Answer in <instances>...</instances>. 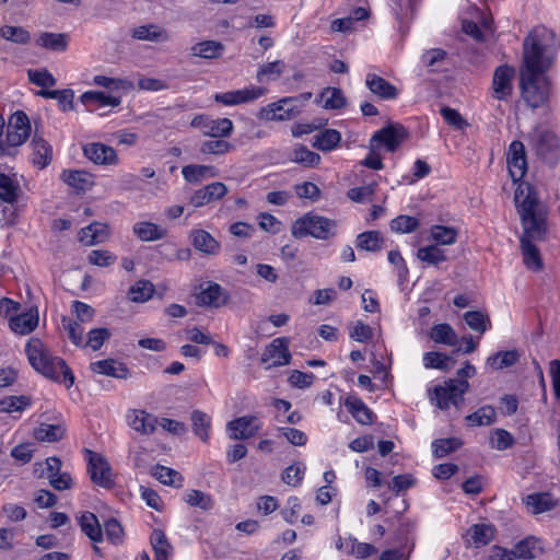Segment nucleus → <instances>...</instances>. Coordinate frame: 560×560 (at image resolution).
I'll return each instance as SVG.
<instances>
[{
	"mask_svg": "<svg viewBox=\"0 0 560 560\" xmlns=\"http://www.w3.org/2000/svg\"><path fill=\"white\" fill-rule=\"evenodd\" d=\"M523 48L525 70L521 73L522 96L528 106L538 108L549 100L550 83L542 74L552 66L559 43L551 30L537 26L525 38Z\"/></svg>",
	"mask_w": 560,
	"mask_h": 560,
	"instance_id": "f257e3e1",
	"label": "nucleus"
},
{
	"mask_svg": "<svg viewBox=\"0 0 560 560\" xmlns=\"http://www.w3.org/2000/svg\"><path fill=\"white\" fill-rule=\"evenodd\" d=\"M25 353L32 368L45 377L63 383L70 388L74 376L65 360L55 357L38 338H31L25 346Z\"/></svg>",
	"mask_w": 560,
	"mask_h": 560,
	"instance_id": "f03ea898",
	"label": "nucleus"
},
{
	"mask_svg": "<svg viewBox=\"0 0 560 560\" xmlns=\"http://www.w3.org/2000/svg\"><path fill=\"white\" fill-rule=\"evenodd\" d=\"M336 221L308 212L294 221L292 225V235L295 238H302L310 235L317 240H328L336 234Z\"/></svg>",
	"mask_w": 560,
	"mask_h": 560,
	"instance_id": "7ed1b4c3",
	"label": "nucleus"
},
{
	"mask_svg": "<svg viewBox=\"0 0 560 560\" xmlns=\"http://www.w3.org/2000/svg\"><path fill=\"white\" fill-rule=\"evenodd\" d=\"M468 389V381L450 378L434 387L431 395V401L435 402V406L442 410H445L451 406L459 409L464 404V395Z\"/></svg>",
	"mask_w": 560,
	"mask_h": 560,
	"instance_id": "20e7f679",
	"label": "nucleus"
},
{
	"mask_svg": "<svg viewBox=\"0 0 560 560\" xmlns=\"http://www.w3.org/2000/svg\"><path fill=\"white\" fill-rule=\"evenodd\" d=\"M31 133V124L24 112H15L9 119L4 145L14 153V148L23 144Z\"/></svg>",
	"mask_w": 560,
	"mask_h": 560,
	"instance_id": "39448f33",
	"label": "nucleus"
},
{
	"mask_svg": "<svg viewBox=\"0 0 560 560\" xmlns=\"http://www.w3.org/2000/svg\"><path fill=\"white\" fill-rule=\"evenodd\" d=\"M408 131L400 124H388L377 130L371 138V147H385L389 152L396 151L407 139Z\"/></svg>",
	"mask_w": 560,
	"mask_h": 560,
	"instance_id": "423d86ee",
	"label": "nucleus"
},
{
	"mask_svg": "<svg viewBox=\"0 0 560 560\" xmlns=\"http://www.w3.org/2000/svg\"><path fill=\"white\" fill-rule=\"evenodd\" d=\"M88 470L90 472L91 480L103 488H112L115 481L110 465L108 464L106 458L92 451H88Z\"/></svg>",
	"mask_w": 560,
	"mask_h": 560,
	"instance_id": "0eeeda50",
	"label": "nucleus"
},
{
	"mask_svg": "<svg viewBox=\"0 0 560 560\" xmlns=\"http://www.w3.org/2000/svg\"><path fill=\"white\" fill-rule=\"evenodd\" d=\"M296 103L298 97L281 98L264 107L260 112V117L268 121L292 119L300 114V108Z\"/></svg>",
	"mask_w": 560,
	"mask_h": 560,
	"instance_id": "6e6552de",
	"label": "nucleus"
},
{
	"mask_svg": "<svg viewBox=\"0 0 560 560\" xmlns=\"http://www.w3.org/2000/svg\"><path fill=\"white\" fill-rule=\"evenodd\" d=\"M506 163L509 173L514 183L520 182L527 172V158L524 144L514 140L508 149Z\"/></svg>",
	"mask_w": 560,
	"mask_h": 560,
	"instance_id": "1a4fd4ad",
	"label": "nucleus"
},
{
	"mask_svg": "<svg viewBox=\"0 0 560 560\" xmlns=\"http://www.w3.org/2000/svg\"><path fill=\"white\" fill-rule=\"evenodd\" d=\"M514 68L502 65L493 73L492 96L499 101H506L513 93Z\"/></svg>",
	"mask_w": 560,
	"mask_h": 560,
	"instance_id": "9d476101",
	"label": "nucleus"
},
{
	"mask_svg": "<svg viewBox=\"0 0 560 560\" xmlns=\"http://www.w3.org/2000/svg\"><path fill=\"white\" fill-rule=\"evenodd\" d=\"M261 425L256 416H243L229 421L226 430L231 440H248L257 434Z\"/></svg>",
	"mask_w": 560,
	"mask_h": 560,
	"instance_id": "9b49d317",
	"label": "nucleus"
},
{
	"mask_svg": "<svg viewBox=\"0 0 560 560\" xmlns=\"http://www.w3.org/2000/svg\"><path fill=\"white\" fill-rule=\"evenodd\" d=\"M520 219L523 228L520 241L540 242L545 240L547 225L546 217L542 212Z\"/></svg>",
	"mask_w": 560,
	"mask_h": 560,
	"instance_id": "f8f14e48",
	"label": "nucleus"
},
{
	"mask_svg": "<svg viewBox=\"0 0 560 560\" xmlns=\"http://www.w3.org/2000/svg\"><path fill=\"white\" fill-rule=\"evenodd\" d=\"M200 291L196 295V303L199 306L220 307L226 303L228 296L222 287L212 281L200 284Z\"/></svg>",
	"mask_w": 560,
	"mask_h": 560,
	"instance_id": "ddd939ff",
	"label": "nucleus"
},
{
	"mask_svg": "<svg viewBox=\"0 0 560 560\" xmlns=\"http://www.w3.org/2000/svg\"><path fill=\"white\" fill-rule=\"evenodd\" d=\"M291 353L289 351L288 340L285 338H277L265 349L261 361L271 366H281L289 364Z\"/></svg>",
	"mask_w": 560,
	"mask_h": 560,
	"instance_id": "4468645a",
	"label": "nucleus"
},
{
	"mask_svg": "<svg viewBox=\"0 0 560 560\" xmlns=\"http://www.w3.org/2000/svg\"><path fill=\"white\" fill-rule=\"evenodd\" d=\"M85 158L100 165H116L118 156L116 151L104 143L93 142L83 147Z\"/></svg>",
	"mask_w": 560,
	"mask_h": 560,
	"instance_id": "2eb2a0df",
	"label": "nucleus"
},
{
	"mask_svg": "<svg viewBox=\"0 0 560 560\" xmlns=\"http://www.w3.org/2000/svg\"><path fill=\"white\" fill-rule=\"evenodd\" d=\"M228 192L226 186L221 182L211 183L200 189H197L189 198V202L199 208L214 200L222 199Z\"/></svg>",
	"mask_w": 560,
	"mask_h": 560,
	"instance_id": "dca6fc26",
	"label": "nucleus"
},
{
	"mask_svg": "<svg viewBox=\"0 0 560 560\" xmlns=\"http://www.w3.org/2000/svg\"><path fill=\"white\" fill-rule=\"evenodd\" d=\"M127 421L135 431L150 435L155 431L158 418L144 410L132 409L127 415Z\"/></svg>",
	"mask_w": 560,
	"mask_h": 560,
	"instance_id": "f3484780",
	"label": "nucleus"
},
{
	"mask_svg": "<svg viewBox=\"0 0 560 560\" xmlns=\"http://www.w3.org/2000/svg\"><path fill=\"white\" fill-rule=\"evenodd\" d=\"M523 195L524 190L522 189V187H518L515 191L514 201L520 218L529 217L538 212H541L538 209L539 201L537 195L530 187H527L526 195Z\"/></svg>",
	"mask_w": 560,
	"mask_h": 560,
	"instance_id": "a211bd4d",
	"label": "nucleus"
},
{
	"mask_svg": "<svg viewBox=\"0 0 560 560\" xmlns=\"http://www.w3.org/2000/svg\"><path fill=\"white\" fill-rule=\"evenodd\" d=\"M366 88L382 100H395L398 96V89L384 78L369 73L365 79Z\"/></svg>",
	"mask_w": 560,
	"mask_h": 560,
	"instance_id": "6ab92c4d",
	"label": "nucleus"
},
{
	"mask_svg": "<svg viewBox=\"0 0 560 560\" xmlns=\"http://www.w3.org/2000/svg\"><path fill=\"white\" fill-rule=\"evenodd\" d=\"M60 177L78 192L88 190L94 184L93 175L82 170H66L61 173Z\"/></svg>",
	"mask_w": 560,
	"mask_h": 560,
	"instance_id": "aec40b11",
	"label": "nucleus"
},
{
	"mask_svg": "<svg viewBox=\"0 0 560 560\" xmlns=\"http://www.w3.org/2000/svg\"><path fill=\"white\" fill-rule=\"evenodd\" d=\"M132 232L142 242L159 241L167 234L166 229L149 221L137 222L132 226Z\"/></svg>",
	"mask_w": 560,
	"mask_h": 560,
	"instance_id": "412c9836",
	"label": "nucleus"
},
{
	"mask_svg": "<svg viewBox=\"0 0 560 560\" xmlns=\"http://www.w3.org/2000/svg\"><path fill=\"white\" fill-rule=\"evenodd\" d=\"M495 528L491 524H475L466 533V540L479 548L494 538Z\"/></svg>",
	"mask_w": 560,
	"mask_h": 560,
	"instance_id": "4be33fe9",
	"label": "nucleus"
},
{
	"mask_svg": "<svg viewBox=\"0 0 560 560\" xmlns=\"http://www.w3.org/2000/svg\"><path fill=\"white\" fill-rule=\"evenodd\" d=\"M190 238L194 247L206 255H217L220 250L219 242L205 230L192 231Z\"/></svg>",
	"mask_w": 560,
	"mask_h": 560,
	"instance_id": "5701e85b",
	"label": "nucleus"
},
{
	"mask_svg": "<svg viewBox=\"0 0 560 560\" xmlns=\"http://www.w3.org/2000/svg\"><path fill=\"white\" fill-rule=\"evenodd\" d=\"M92 371L98 374L108 375L116 378H128L129 370L121 363L113 359L101 360L92 363Z\"/></svg>",
	"mask_w": 560,
	"mask_h": 560,
	"instance_id": "b1692460",
	"label": "nucleus"
},
{
	"mask_svg": "<svg viewBox=\"0 0 560 560\" xmlns=\"http://www.w3.org/2000/svg\"><path fill=\"white\" fill-rule=\"evenodd\" d=\"M33 163L39 168H45L52 159L51 145L42 137L35 135L32 139Z\"/></svg>",
	"mask_w": 560,
	"mask_h": 560,
	"instance_id": "393cba45",
	"label": "nucleus"
},
{
	"mask_svg": "<svg viewBox=\"0 0 560 560\" xmlns=\"http://www.w3.org/2000/svg\"><path fill=\"white\" fill-rule=\"evenodd\" d=\"M523 262L527 269L538 272L542 270L544 262L538 247L533 241H520Z\"/></svg>",
	"mask_w": 560,
	"mask_h": 560,
	"instance_id": "a878e982",
	"label": "nucleus"
},
{
	"mask_svg": "<svg viewBox=\"0 0 560 560\" xmlns=\"http://www.w3.org/2000/svg\"><path fill=\"white\" fill-rule=\"evenodd\" d=\"M182 174L188 183L198 184L203 179L217 177L218 170L211 165L189 164L182 168Z\"/></svg>",
	"mask_w": 560,
	"mask_h": 560,
	"instance_id": "bb28decb",
	"label": "nucleus"
},
{
	"mask_svg": "<svg viewBox=\"0 0 560 560\" xmlns=\"http://www.w3.org/2000/svg\"><path fill=\"white\" fill-rule=\"evenodd\" d=\"M524 501L526 506L530 509L534 514L548 512L556 508L558 503L548 492L528 494Z\"/></svg>",
	"mask_w": 560,
	"mask_h": 560,
	"instance_id": "cd10ccee",
	"label": "nucleus"
},
{
	"mask_svg": "<svg viewBox=\"0 0 560 560\" xmlns=\"http://www.w3.org/2000/svg\"><path fill=\"white\" fill-rule=\"evenodd\" d=\"M79 524L81 530L94 542L103 540V529L98 518L92 512H84L80 518Z\"/></svg>",
	"mask_w": 560,
	"mask_h": 560,
	"instance_id": "c85d7f7f",
	"label": "nucleus"
},
{
	"mask_svg": "<svg viewBox=\"0 0 560 560\" xmlns=\"http://www.w3.org/2000/svg\"><path fill=\"white\" fill-rule=\"evenodd\" d=\"M38 325L37 313L26 312L18 316H12L9 322L10 328L19 335L32 332Z\"/></svg>",
	"mask_w": 560,
	"mask_h": 560,
	"instance_id": "c756f323",
	"label": "nucleus"
},
{
	"mask_svg": "<svg viewBox=\"0 0 560 560\" xmlns=\"http://www.w3.org/2000/svg\"><path fill=\"white\" fill-rule=\"evenodd\" d=\"M352 417L361 424H371L373 422L372 410L358 397L350 396L345 400Z\"/></svg>",
	"mask_w": 560,
	"mask_h": 560,
	"instance_id": "7c9ffc66",
	"label": "nucleus"
},
{
	"mask_svg": "<svg viewBox=\"0 0 560 560\" xmlns=\"http://www.w3.org/2000/svg\"><path fill=\"white\" fill-rule=\"evenodd\" d=\"M532 140L537 153L540 155L553 151L559 145L556 135L548 130L536 129L532 135Z\"/></svg>",
	"mask_w": 560,
	"mask_h": 560,
	"instance_id": "2f4dec72",
	"label": "nucleus"
},
{
	"mask_svg": "<svg viewBox=\"0 0 560 560\" xmlns=\"http://www.w3.org/2000/svg\"><path fill=\"white\" fill-rule=\"evenodd\" d=\"M341 141V133L336 129H325L313 137L312 145L323 152L336 149Z\"/></svg>",
	"mask_w": 560,
	"mask_h": 560,
	"instance_id": "473e14b6",
	"label": "nucleus"
},
{
	"mask_svg": "<svg viewBox=\"0 0 560 560\" xmlns=\"http://www.w3.org/2000/svg\"><path fill=\"white\" fill-rule=\"evenodd\" d=\"M430 337L434 342L447 346H457L459 342L457 334L446 323L434 325L431 328Z\"/></svg>",
	"mask_w": 560,
	"mask_h": 560,
	"instance_id": "72a5a7b5",
	"label": "nucleus"
},
{
	"mask_svg": "<svg viewBox=\"0 0 560 560\" xmlns=\"http://www.w3.org/2000/svg\"><path fill=\"white\" fill-rule=\"evenodd\" d=\"M151 545L154 550L155 560H168L173 548L162 529H153L151 534Z\"/></svg>",
	"mask_w": 560,
	"mask_h": 560,
	"instance_id": "f704fd0d",
	"label": "nucleus"
},
{
	"mask_svg": "<svg viewBox=\"0 0 560 560\" xmlns=\"http://www.w3.org/2000/svg\"><path fill=\"white\" fill-rule=\"evenodd\" d=\"M384 244V237L378 231H366L357 236V247L366 252H380Z\"/></svg>",
	"mask_w": 560,
	"mask_h": 560,
	"instance_id": "c9c22d12",
	"label": "nucleus"
},
{
	"mask_svg": "<svg viewBox=\"0 0 560 560\" xmlns=\"http://www.w3.org/2000/svg\"><path fill=\"white\" fill-rule=\"evenodd\" d=\"M233 131V122L229 118L211 119L207 122L203 136L211 138H225Z\"/></svg>",
	"mask_w": 560,
	"mask_h": 560,
	"instance_id": "e433bc0d",
	"label": "nucleus"
},
{
	"mask_svg": "<svg viewBox=\"0 0 560 560\" xmlns=\"http://www.w3.org/2000/svg\"><path fill=\"white\" fill-rule=\"evenodd\" d=\"M190 50L196 57L213 59L222 55L224 46L217 40H203L194 45Z\"/></svg>",
	"mask_w": 560,
	"mask_h": 560,
	"instance_id": "4c0bfd02",
	"label": "nucleus"
},
{
	"mask_svg": "<svg viewBox=\"0 0 560 560\" xmlns=\"http://www.w3.org/2000/svg\"><path fill=\"white\" fill-rule=\"evenodd\" d=\"M132 37L138 40L160 42L167 38L166 32L156 24H147L136 27Z\"/></svg>",
	"mask_w": 560,
	"mask_h": 560,
	"instance_id": "58836bf2",
	"label": "nucleus"
},
{
	"mask_svg": "<svg viewBox=\"0 0 560 560\" xmlns=\"http://www.w3.org/2000/svg\"><path fill=\"white\" fill-rule=\"evenodd\" d=\"M66 434V429L61 424L42 423L34 432V436L40 442H57Z\"/></svg>",
	"mask_w": 560,
	"mask_h": 560,
	"instance_id": "ea45409f",
	"label": "nucleus"
},
{
	"mask_svg": "<svg viewBox=\"0 0 560 560\" xmlns=\"http://www.w3.org/2000/svg\"><path fill=\"white\" fill-rule=\"evenodd\" d=\"M520 359L517 350L499 351L487 359V364L495 370L514 365Z\"/></svg>",
	"mask_w": 560,
	"mask_h": 560,
	"instance_id": "a19ab883",
	"label": "nucleus"
},
{
	"mask_svg": "<svg viewBox=\"0 0 560 560\" xmlns=\"http://www.w3.org/2000/svg\"><path fill=\"white\" fill-rule=\"evenodd\" d=\"M190 420L194 433L199 436L202 442H208L211 425L210 417L201 410H194Z\"/></svg>",
	"mask_w": 560,
	"mask_h": 560,
	"instance_id": "79ce46f5",
	"label": "nucleus"
},
{
	"mask_svg": "<svg viewBox=\"0 0 560 560\" xmlns=\"http://www.w3.org/2000/svg\"><path fill=\"white\" fill-rule=\"evenodd\" d=\"M68 40L69 36L63 33H43L37 39V44L54 51H65L68 47Z\"/></svg>",
	"mask_w": 560,
	"mask_h": 560,
	"instance_id": "37998d69",
	"label": "nucleus"
},
{
	"mask_svg": "<svg viewBox=\"0 0 560 560\" xmlns=\"http://www.w3.org/2000/svg\"><path fill=\"white\" fill-rule=\"evenodd\" d=\"M291 160L306 167H314L320 163V155L307 147L299 144L291 154Z\"/></svg>",
	"mask_w": 560,
	"mask_h": 560,
	"instance_id": "c03bdc74",
	"label": "nucleus"
},
{
	"mask_svg": "<svg viewBox=\"0 0 560 560\" xmlns=\"http://www.w3.org/2000/svg\"><path fill=\"white\" fill-rule=\"evenodd\" d=\"M542 548L539 541L535 538H526L515 545L513 553L515 558L533 559L536 558Z\"/></svg>",
	"mask_w": 560,
	"mask_h": 560,
	"instance_id": "a18cd8bd",
	"label": "nucleus"
},
{
	"mask_svg": "<svg viewBox=\"0 0 560 560\" xmlns=\"http://www.w3.org/2000/svg\"><path fill=\"white\" fill-rule=\"evenodd\" d=\"M153 293L154 285L150 281L139 280L129 289L128 296L132 302L143 303L150 300Z\"/></svg>",
	"mask_w": 560,
	"mask_h": 560,
	"instance_id": "49530a36",
	"label": "nucleus"
},
{
	"mask_svg": "<svg viewBox=\"0 0 560 560\" xmlns=\"http://www.w3.org/2000/svg\"><path fill=\"white\" fill-rule=\"evenodd\" d=\"M320 98L326 109H340L346 106V97L338 88H326L322 92Z\"/></svg>",
	"mask_w": 560,
	"mask_h": 560,
	"instance_id": "de8ad7c7",
	"label": "nucleus"
},
{
	"mask_svg": "<svg viewBox=\"0 0 560 560\" xmlns=\"http://www.w3.org/2000/svg\"><path fill=\"white\" fill-rule=\"evenodd\" d=\"M152 474L158 480H160L164 485L174 486L177 488H180L183 485V476L172 468L156 465L153 468Z\"/></svg>",
	"mask_w": 560,
	"mask_h": 560,
	"instance_id": "09e8293b",
	"label": "nucleus"
},
{
	"mask_svg": "<svg viewBox=\"0 0 560 560\" xmlns=\"http://www.w3.org/2000/svg\"><path fill=\"white\" fill-rule=\"evenodd\" d=\"M417 258L429 265L439 266L446 260V255L444 250L436 245H429L418 249Z\"/></svg>",
	"mask_w": 560,
	"mask_h": 560,
	"instance_id": "8fccbe9b",
	"label": "nucleus"
},
{
	"mask_svg": "<svg viewBox=\"0 0 560 560\" xmlns=\"http://www.w3.org/2000/svg\"><path fill=\"white\" fill-rule=\"evenodd\" d=\"M234 149L235 147L231 142L223 139H215L203 141L200 144L199 151L202 154L223 155L232 152Z\"/></svg>",
	"mask_w": 560,
	"mask_h": 560,
	"instance_id": "3c124183",
	"label": "nucleus"
},
{
	"mask_svg": "<svg viewBox=\"0 0 560 560\" xmlns=\"http://www.w3.org/2000/svg\"><path fill=\"white\" fill-rule=\"evenodd\" d=\"M20 187L14 180L0 173V199L7 203H14L19 196Z\"/></svg>",
	"mask_w": 560,
	"mask_h": 560,
	"instance_id": "603ef678",
	"label": "nucleus"
},
{
	"mask_svg": "<svg viewBox=\"0 0 560 560\" xmlns=\"http://www.w3.org/2000/svg\"><path fill=\"white\" fill-rule=\"evenodd\" d=\"M80 100L84 105H89L90 103H97L101 106L116 107L120 104V98L109 96V95L104 94L103 92H97V91L84 92L81 95Z\"/></svg>",
	"mask_w": 560,
	"mask_h": 560,
	"instance_id": "864d4df0",
	"label": "nucleus"
},
{
	"mask_svg": "<svg viewBox=\"0 0 560 560\" xmlns=\"http://www.w3.org/2000/svg\"><path fill=\"white\" fill-rule=\"evenodd\" d=\"M497 417V412L491 406H483L479 408L477 411L468 415L466 420L471 425H489L494 422Z\"/></svg>",
	"mask_w": 560,
	"mask_h": 560,
	"instance_id": "5fc2aeb1",
	"label": "nucleus"
},
{
	"mask_svg": "<svg viewBox=\"0 0 560 560\" xmlns=\"http://www.w3.org/2000/svg\"><path fill=\"white\" fill-rule=\"evenodd\" d=\"M0 35L2 38L20 45H25L31 39L30 33L22 26L4 25L0 27Z\"/></svg>",
	"mask_w": 560,
	"mask_h": 560,
	"instance_id": "6e6d98bb",
	"label": "nucleus"
},
{
	"mask_svg": "<svg viewBox=\"0 0 560 560\" xmlns=\"http://www.w3.org/2000/svg\"><path fill=\"white\" fill-rule=\"evenodd\" d=\"M464 319L470 329L483 334L490 326V318L480 311H469L464 314Z\"/></svg>",
	"mask_w": 560,
	"mask_h": 560,
	"instance_id": "4d7b16f0",
	"label": "nucleus"
},
{
	"mask_svg": "<svg viewBox=\"0 0 560 560\" xmlns=\"http://www.w3.org/2000/svg\"><path fill=\"white\" fill-rule=\"evenodd\" d=\"M457 230L452 226L433 225L431 228V237L439 244L452 245L456 242Z\"/></svg>",
	"mask_w": 560,
	"mask_h": 560,
	"instance_id": "13d9d810",
	"label": "nucleus"
},
{
	"mask_svg": "<svg viewBox=\"0 0 560 560\" xmlns=\"http://www.w3.org/2000/svg\"><path fill=\"white\" fill-rule=\"evenodd\" d=\"M462 441L457 438L439 439L432 443L433 454L435 457H444L455 452L462 446Z\"/></svg>",
	"mask_w": 560,
	"mask_h": 560,
	"instance_id": "bf43d9fd",
	"label": "nucleus"
},
{
	"mask_svg": "<svg viewBox=\"0 0 560 560\" xmlns=\"http://www.w3.org/2000/svg\"><path fill=\"white\" fill-rule=\"evenodd\" d=\"M110 331L107 328H94L86 334V340L83 339V348H91L92 350H98L106 340L110 337Z\"/></svg>",
	"mask_w": 560,
	"mask_h": 560,
	"instance_id": "052dcab7",
	"label": "nucleus"
},
{
	"mask_svg": "<svg viewBox=\"0 0 560 560\" xmlns=\"http://www.w3.org/2000/svg\"><path fill=\"white\" fill-rule=\"evenodd\" d=\"M62 327L67 330L70 340L78 347L83 346L84 328L83 323L68 317H62Z\"/></svg>",
	"mask_w": 560,
	"mask_h": 560,
	"instance_id": "680f3d73",
	"label": "nucleus"
},
{
	"mask_svg": "<svg viewBox=\"0 0 560 560\" xmlns=\"http://www.w3.org/2000/svg\"><path fill=\"white\" fill-rule=\"evenodd\" d=\"M27 77L31 83L40 88L55 86L57 80L47 69H30Z\"/></svg>",
	"mask_w": 560,
	"mask_h": 560,
	"instance_id": "e2e57ef3",
	"label": "nucleus"
},
{
	"mask_svg": "<svg viewBox=\"0 0 560 560\" xmlns=\"http://www.w3.org/2000/svg\"><path fill=\"white\" fill-rule=\"evenodd\" d=\"M376 183H371L361 187H354L347 191V196L354 202L371 201L376 192Z\"/></svg>",
	"mask_w": 560,
	"mask_h": 560,
	"instance_id": "0e129e2a",
	"label": "nucleus"
},
{
	"mask_svg": "<svg viewBox=\"0 0 560 560\" xmlns=\"http://www.w3.org/2000/svg\"><path fill=\"white\" fill-rule=\"evenodd\" d=\"M185 502L190 506H197L205 511L213 506L212 498L200 490H190L185 497Z\"/></svg>",
	"mask_w": 560,
	"mask_h": 560,
	"instance_id": "69168bd1",
	"label": "nucleus"
},
{
	"mask_svg": "<svg viewBox=\"0 0 560 560\" xmlns=\"http://www.w3.org/2000/svg\"><path fill=\"white\" fill-rule=\"evenodd\" d=\"M514 438L504 429H495L490 438V445L498 451H504L512 447Z\"/></svg>",
	"mask_w": 560,
	"mask_h": 560,
	"instance_id": "338daca9",
	"label": "nucleus"
},
{
	"mask_svg": "<svg viewBox=\"0 0 560 560\" xmlns=\"http://www.w3.org/2000/svg\"><path fill=\"white\" fill-rule=\"evenodd\" d=\"M104 530L107 539L112 544L120 545L124 541L125 532L121 524L116 518H108L104 524Z\"/></svg>",
	"mask_w": 560,
	"mask_h": 560,
	"instance_id": "774afa93",
	"label": "nucleus"
}]
</instances>
